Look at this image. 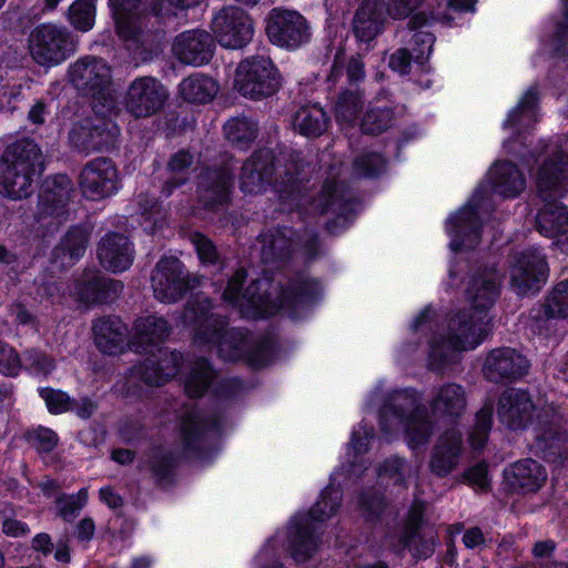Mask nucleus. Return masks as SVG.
I'll return each instance as SVG.
<instances>
[{
  "instance_id": "nucleus-34",
  "label": "nucleus",
  "mask_w": 568,
  "mask_h": 568,
  "mask_svg": "<svg viewBox=\"0 0 568 568\" xmlns=\"http://www.w3.org/2000/svg\"><path fill=\"white\" fill-rule=\"evenodd\" d=\"M462 450V435L456 429L447 430L439 437L430 460V469L437 476L448 475L457 465Z\"/></svg>"
},
{
  "instance_id": "nucleus-35",
  "label": "nucleus",
  "mask_w": 568,
  "mask_h": 568,
  "mask_svg": "<svg viewBox=\"0 0 568 568\" xmlns=\"http://www.w3.org/2000/svg\"><path fill=\"white\" fill-rule=\"evenodd\" d=\"M530 318L538 327L551 320L568 318V280L554 286L544 303L530 311Z\"/></svg>"
},
{
  "instance_id": "nucleus-25",
  "label": "nucleus",
  "mask_w": 568,
  "mask_h": 568,
  "mask_svg": "<svg viewBox=\"0 0 568 568\" xmlns=\"http://www.w3.org/2000/svg\"><path fill=\"white\" fill-rule=\"evenodd\" d=\"M535 404L528 393L507 389L499 399L498 416L511 429L525 428L532 422Z\"/></svg>"
},
{
  "instance_id": "nucleus-41",
  "label": "nucleus",
  "mask_w": 568,
  "mask_h": 568,
  "mask_svg": "<svg viewBox=\"0 0 568 568\" xmlns=\"http://www.w3.org/2000/svg\"><path fill=\"white\" fill-rule=\"evenodd\" d=\"M331 118L326 111L314 104L302 106L294 116V126L296 131L308 139L321 136L328 128Z\"/></svg>"
},
{
  "instance_id": "nucleus-30",
  "label": "nucleus",
  "mask_w": 568,
  "mask_h": 568,
  "mask_svg": "<svg viewBox=\"0 0 568 568\" xmlns=\"http://www.w3.org/2000/svg\"><path fill=\"white\" fill-rule=\"evenodd\" d=\"M232 174L229 169L207 170L200 175L199 196L206 206L225 203L230 197Z\"/></svg>"
},
{
  "instance_id": "nucleus-20",
  "label": "nucleus",
  "mask_w": 568,
  "mask_h": 568,
  "mask_svg": "<svg viewBox=\"0 0 568 568\" xmlns=\"http://www.w3.org/2000/svg\"><path fill=\"white\" fill-rule=\"evenodd\" d=\"M216 49L214 37L202 29L185 30L178 34L172 44L176 59L194 67H202L212 60Z\"/></svg>"
},
{
  "instance_id": "nucleus-51",
  "label": "nucleus",
  "mask_w": 568,
  "mask_h": 568,
  "mask_svg": "<svg viewBox=\"0 0 568 568\" xmlns=\"http://www.w3.org/2000/svg\"><path fill=\"white\" fill-rule=\"evenodd\" d=\"M195 126V119L189 113H180L171 110L163 116L160 125L161 130L165 133L166 139H173L182 135Z\"/></svg>"
},
{
  "instance_id": "nucleus-61",
  "label": "nucleus",
  "mask_w": 568,
  "mask_h": 568,
  "mask_svg": "<svg viewBox=\"0 0 568 568\" xmlns=\"http://www.w3.org/2000/svg\"><path fill=\"white\" fill-rule=\"evenodd\" d=\"M32 445L40 452H52L59 442L58 435L50 428L39 427L30 435Z\"/></svg>"
},
{
  "instance_id": "nucleus-17",
  "label": "nucleus",
  "mask_w": 568,
  "mask_h": 568,
  "mask_svg": "<svg viewBox=\"0 0 568 568\" xmlns=\"http://www.w3.org/2000/svg\"><path fill=\"white\" fill-rule=\"evenodd\" d=\"M195 284L189 280L183 264L175 257L159 261L152 275V287L156 300L163 303L176 302Z\"/></svg>"
},
{
  "instance_id": "nucleus-60",
  "label": "nucleus",
  "mask_w": 568,
  "mask_h": 568,
  "mask_svg": "<svg viewBox=\"0 0 568 568\" xmlns=\"http://www.w3.org/2000/svg\"><path fill=\"white\" fill-rule=\"evenodd\" d=\"M415 62V57L407 48H398L388 58V68L399 75H408L412 71V63Z\"/></svg>"
},
{
  "instance_id": "nucleus-56",
  "label": "nucleus",
  "mask_w": 568,
  "mask_h": 568,
  "mask_svg": "<svg viewBox=\"0 0 568 568\" xmlns=\"http://www.w3.org/2000/svg\"><path fill=\"white\" fill-rule=\"evenodd\" d=\"M22 371L23 362L18 351L10 344L0 341V374L14 378Z\"/></svg>"
},
{
  "instance_id": "nucleus-13",
  "label": "nucleus",
  "mask_w": 568,
  "mask_h": 568,
  "mask_svg": "<svg viewBox=\"0 0 568 568\" xmlns=\"http://www.w3.org/2000/svg\"><path fill=\"white\" fill-rule=\"evenodd\" d=\"M215 42L227 49H242L254 36L251 16L239 7H224L213 18L211 24Z\"/></svg>"
},
{
  "instance_id": "nucleus-6",
  "label": "nucleus",
  "mask_w": 568,
  "mask_h": 568,
  "mask_svg": "<svg viewBox=\"0 0 568 568\" xmlns=\"http://www.w3.org/2000/svg\"><path fill=\"white\" fill-rule=\"evenodd\" d=\"M45 163L39 144H9L0 160V193L14 201L28 197Z\"/></svg>"
},
{
  "instance_id": "nucleus-39",
  "label": "nucleus",
  "mask_w": 568,
  "mask_h": 568,
  "mask_svg": "<svg viewBox=\"0 0 568 568\" xmlns=\"http://www.w3.org/2000/svg\"><path fill=\"white\" fill-rule=\"evenodd\" d=\"M395 110L384 101L369 102L359 121V129L366 135H379L393 126Z\"/></svg>"
},
{
  "instance_id": "nucleus-48",
  "label": "nucleus",
  "mask_w": 568,
  "mask_h": 568,
  "mask_svg": "<svg viewBox=\"0 0 568 568\" xmlns=\"http://www.w3.org/2000/svg\"><path fill=\"white\" fill-rule=\"evenodd\" d=\"M94 0H75L68 9V20L78 31H90L95 21Z\"/></svg>"
},
{
  "instance_id": "nucleus-46",
  "label": "nucleus",
  "mask_w": 568,
  "mask_h": 568,
  "mask_svg": "<svg viewBox=\"0 0 568 568\" xmlns=\"http://www.w3.org/2000/svg\"><path fill=\"white\" fill-rule=\"evenodd\" d=\"M215 377V373L206 359H199L194 363L187 375L184 386L190 397L202 396Z\"/></svg>"
},
{
  "instance_id": "nucleus-7",
  "label": "nucleus",
  "mask_w": 568,
  "mask_h": 568,
  "mask_svg": "<svg viewBox=\"0 0 568 568\" xmlns=\"http://www.w3.org/2000/svg\"><path fill=\"white\" fill-rule=\"evenodd\" d=\"M419 403L420 398L415 390L394 392L381 413L382 430L390 434L400 427L409 447L425 445L433 434V425L419 408Z\"/></svg>"
},
{
  "instance_id": "nucleus-22",
  "label": "nucleus",
  "mask_w": 568,
  "mask_h": 568,
  "mask_svg": "<svg viewBox=\"0 0 568 568\" xmlns=\"http://www.w3.org/2000/svg\"><path fill=\"white\" fill-rule=\"evenodd\" d=\"M182 363L181 353L160 348L156 355L152 354L135 367V374L150 386H161L178 375Z\"/></svg>"
},
{
  "instance_id": "nucleus-50",
  "label": "nucleus",
  "mask_w": 568,
  "mask_h": 568,
  "mask_svg": "<svg viewBox=\"0 0 568 568\" xmlns=\"http://www.w3.org/2000/svg\"><path fill=\"white\" fill-rule=\"evenodd\" d=\"M192 163V155L186 152L174 154L169 162L170 180L165 183L163 191L169 196L173 189L184 184L187 181V170Z\"/></svg>"
},
{
  "instance_id": "nucleus-3",
  "label": "nucleus",
  "mask_w": 568,
  "mask_h": 568,
  "mask_svg": "<svg viewBox=\"0 0 568 568\" xmlns=\"http://www.w3.org/2000/svg\"><path fill=\"white\" fill-rule=\"evenodd\" d=\"M212 304L206 297L190 302L184 321L193 331V344L204 351L216 349L225 361L245 357L250 341L243 331L225 329V320L211 312Z\"/></svg>"
},
{
  "instance_id": "nucleus-32",
  "label": "nucleus",
  "mask_w": 568,
  "mask_h": 568,
  "mask_svg": "<svg viewBox=\"0 0 568 568\" xmlns=\"http://www.w3.org/2000/svg\"><path fill=\"white\" fill-rule=\"evenodd\" d=\"M545 469L532 459H524L513 464L506 471L505 478L508 485L523 493L538 490L546 480Z\"/></svg>"
},
{
  "instance_id": "nucleus-8",
  "label": "nucleus",
  "mask_w": 568,
  "mask_h": 568,
  "mask_svg": "<svg viewBox=\"0 0 568 568\" xmlns=\"http://www.w3.org/2000/svg\"><path fill=\"white\" fill-rule=\"evenodd\" d=\"M282 85V73L270 57L248 55L235 69L233 88L245 99L262 101L272 98Z\"/></svg>"
},
{
  "instance_id": "nucleus-43",
  "label": "nucleus",
  "mask_w": 568,
  "mask_h": 568,
  "mask_svg": "<svg viewBox=\"0 0 568 568\" xmlns=\"http://www.w3.org/2000/svg\"><path fill=\"white\" fill-rule=\"evenodd\" d=\"M68 142H115L108 123H95L93 119L85 118L73 124Z\"/></svg>"
},
{
  "instance_id": "nucleus-29",
  "label": "nucleus",
  "mask_w": 568,
  "mask_h": 568,
  "mask_svg": "<svg viewBox=\"0 0 568 568\" xmlns=\"http://www.w3.org/2000/svg\"><path fill=\"white\" fill-rule=\"evenodd\" d=\"M101 265L111 272H123L133 262V250L128 237L112 233L106 234L98 247Z\"/></svg>"
},
{
  "instance_id": "nucleus-40",
  "label": "nucleus",
  "mask_w": 568,
  "mask_h": 568,
  "mask_svg": "<svg viewBox=\"0 0 568 568\" xmlns=\"http://www.w3.org/2000/svg\"><path fill=\"white\" fill-rule=\"evenodd\" d=\"M294 236L295 233L290 227L275 229L262 234V258L271 262L288 256L298 245Z\"/></svg>"
},
{
  "instance_id": "nucleus-57",
  "label": "nucleus",
  "mask_w": 568,
  "mask_h": 568,
  "mask_svg": "<svg viewBox=\"0 0 568 568\" xmlns=\"http://www.w3.org/2000/svg\"><path fill=\"white\" fill-rule=\"evenodd\" d=\"M39 395L44 400L51 414H62L70 410L72 407L70 396L60 389L42 387L39 388Z\"/></svg>"
},
{
  "instance_id": "nucleus-19",
  "label": "nucleus",
  "mask_w": 568,
  "mask_h": 568,
  "mask_svg": "<svg viewBox=\"0 0 568 568\" xmlns=\"http://www.w3.org/2000/svg\"><path fill=\"white\" fill-rule=\"evenodd\" d=\"M547 277L546 257L535 248L520 253L510 268V283L519 295L538 291Z\"/></svg>"
},
{
  "instance_id": "nucleus-16",
  "label": "nucleus",
  "mask_w": 568,
  "mask_h": 568,
  "mask_svg": "<svg viewBox=\"0 0 568 568\" xmlns=\"http://www.w3.org/2000/svg\"><path fill=\"white\" fill-rule=\"evenodd\" d=\"M168 99L165 87L153 77L135 79L125 95V108L134 118H146L158 113Z\"/></svg>"
},
{
  "instance_id": "nucleus-47",
  "label": "nucleus",
  "mask_w": 568,
  "mask_h": 568,
  "mask_svg": "<svg viewBox=\"0 0 568 568\" xmlns=\"http://www.w3.org/2000/svg\"><path fill=\"white\" fill-rule=\"evenodd\" d=\"M203 0H152L153 13L149 21L159 23V19L165 21L166 29L179 11L199 6Z\"/></svg>"
},
{
  "instance_id": "nucleus-64",
  "label": "nucleus",
  "mask_w": 568,
  "mask_h": 568,
  "mask_svg": "<svg viewBox=\"0 0 568 568\" xmlns=\"http://www.w3.org/2000/svg\"><path fill=\"white\" fill-rule=\"evenodd\" d=\"M374 437V429L366 425H361L352 434L349 450L358 456L368 450L369 440Z\"/></svg>"
},
{
  "instance_id": "nucleus-36",
  "label": "nucleus",
  "mask_w": 568,
  "mask_h": 568,
  "mask_svg": "<svg viewBox=\"0 0 568 568\" xmlns=\"http://www.w3.org/2000/svg\"><path fill=\"white\" fill-rule=\"evenodd\" d=\"M430 407L437 416L457 418L466 410V393L458 384H444L434 390Z\"/></svg>"
},
{
  "instance_id": "nucleus-45",
  "label": "nucleus",
  "mask_w": 568,
  "mask_h": 568,
  "mask_svg": "<svg viewBox=\"0 0 568 568\" xmlns=\"http://www.w3.org/2000/svg\"><path fill=\"white\" fill-rule=\"evenodd\" d=\"M211 428H217L215 420H204L197 410H187L182 417L181 432L187 447H193Z\"/></svg>"
},
{
  "instance_id": "nucleus-53",
  "label": "nucleus",
  "mask_w": 568,
  "mask_h": 568,
  "mask_svg": "<svg viewBox=\"0 0 568 568\" xmlns=\"http://www.w3.org/2000/svg\"><path fill=\"white\" fill-rule=\"evenodd\" d=\"M23 369L38 376H48L55 368L52 357L39 349H28L23 354Z\"/></svg>"
},
{
  "instance_id": "nucleus-33",
  "label": "nucleus",
  "mask_w": 568,
  "mask_h": 568,
  "mask_svg": "<svg viewBox=\"0 0 568 568\" xmlns=\"http://www.w3.org/2000/svg\"><path fill=\"white\" fill-rule=\"evenodd\" d=\"M219 90L220 84L215 79L202 72H195L180 82L178 95L191 104H206L213 101Z\"/></svg>"
},
{
  "instance_id": "nucleus-14",
  "label": "nucleus",
  "mask_w": 568,
  "mask_h": 568,
  "mask_svg": "<svg viewBox=\"0 0 568 568\" xmlns=\"http://www.w3.org/2000/svg\"><path fill=\"white\" fill-rule=\"evenodd\" d=\"M70 81L83 97L106 100L112 75L109 65L97 57L78 60L69 70Z\"/></svg>"
},
{
  "instance_id": "nucleus-54",
  "label": "nucleus",
  "mask_w": 568,
  "mask_h": 568,
  "mask_svg": "<svg viewBox=\"0 0 568 568\" xmlns=\"http://www.w3.org/2000/svg\"><path fill=\"white\" fill-rule=\"evenodd\" d=\"M493 406L486 404L477 414L475 426L469 435V443L475 449L483 448L491 427Z\"/></svg>"
},
{
  "instance_id": "nucleus-55",
  "label": "nucleus",
  "mask_w": 568,
  "mask_h": 568,
  "mask_svg": "<svg viewBox=\"0 0 568 568\" xmlns=\"http://www.w3.org/2000/svg\"><path fill=\"white\" fill-rule=\"evenodd\" d=\"M544 443V448L549 450V455L568 458V433L561 432L558 426H550L539 437Z\"/></svg>"
},
{
  "instance_id": "nucleus-23",
  "label": "nucleus",
  "mask_w": 568,
  "mask_h": 568,
  "mask_svg": "<svg viewBox=\"0 0 568 568\" xmlns=\"http://www.w3.org/2000/svg\"><path fill=\"white\" fill-rule=\"evenodd\" d=\"M388 16L385 0H363L352 22L356 40L369 45L383 32Z\"/></svg>"
},
{
  "instance_id": "nucleus-5",
  "label": "nucleus",
  "mask_w": 568,
  "mask_h": 568,
  "mask_svg": "<svg viewBox=\"0 0 568 568\" xmlns=\"http://www.w3.org/2000/svg\"><path fill=\"white\" fill-rule=\"evenodd\" d=\"M536 183L545 201L537 215V229L545 236L557 239L568 229V209L554 200L568 185V154L558 151L544 161L537 172Z\"/></svg>"
},
{
  "instance_id": "nucleus-59",
  "label": "nucleus",
  "mask_w": 568,
  "mask_h": 568,
  "mask_svg": "<svg viewBox=\"0 0 568 568\" xmlns=\"http://www.w3.org/2000/svg\"><path fill=\"white\" fill-rule=\"evenodd\" d=\"M386 162L379 154H365L354 162V170L358 176L372 178L385 169Z\"/></svg>"
},
{
  "instance_id": "nucleus-52",
  "label": "nucleus",
  "mask_w": 568,
  "mask_h": 568,
  "mask_svg": "<svg viewBox=\"0 0 568 568\" xmlns=\"http://www.w3.org/2000/svg\"><path fill=\"white\" fill-rule=\"evenodd\" d=\"M413 475V468L404 459L392 457L378 470L382 480H390L394 485H403Z\"/></svg>"
},
{
  "instance_id": "nucleus-27",
  "label": "nucleus",
  "mask_w": 568,
  "mask_h": 568,
  "mask_svg": "<svg viewBox=\"0 0 568 568\" xmlns=\"http://www.w3.org/2000/svg\"><path fill=\"white\" fill-rule=\"evenodd\" d=\"M94 344L103 354L120 355L131 346L126 325L118 317H103L92 326Z\"/></svg>"
},
{
  "instance_id": "nucleus-63",
  "label": "nucleus",
  "mask_w": 568,
  "mask_h": 568,
  "mask_svg": "<svg viewBox=\"0 0 568 568\" xmlns=\"http://www.w3.org/2000/svg\"><path fill=\"white\" fill-rule=\"evenodd\" d=\"M362 515L367 520L379 518L385 509V503L381 495L363 496L359 499Z\"/></svg>"
},
{
  "instance_id": "nucleus-12",
  "label": "nucleus",
  "mask_w": 568,
  "mask_h": 568,
  "mask_svg": "<svg viewBox=\"0 0 568 568\" xmlns=\"http://www.w3.org/2000/svg\"><path fill=\"white\" fill-rule=\"evenodd\" d=\"M541 97L538 84L530 85L518 99L501 123L508 134L503 142H527L532 135L540 116Z\"/></svg>"
},
{
  "instance_id": "nucleus-28",
  "label": "nucleus",
  "mask_w": 568,
  "mask_h": 568,
  "mask_svg": "<svg viewBox=\"0 0 568 568\" xmlns=\"http://www.w3.org/2000/svg\"><path fill=\"white\" fill-rule=\"evenodd\" d=\"M166 320L156 315L140 317L134 322L131 347L138 353H152L170 335Z\"/></svg>"
},
{
  "instance_id": "nucleus-42",
  "label": "nucleus",
  "mask_w": 568,
  "mask_h": 568,
  "mask_svg": "<svg viewBox=\"0 0 568 568\" xmlns=\"http://www.w3.org/2000/svg\"><path fill=\"white\" fill-rule=\"evenodd\" d=\"M364 108V92L359 88L342 89L334 103L335 119L338 124H354Z\"/></svg>"
},
{
  "instance_id": "nucleus-21",
  "label": "nucleus",
  "mask_w": 568,
  "mask_h": 568,
  "mask_svg": "<svg viewBox=\"0 0 568 568\" xmlns=\"http://www.w3.org/2000/svg\"><path fill=\"white\" fill-rule=\"evenodd\" d=\"M118 171L108 159L89 162L80 174V187L83 195L91 200H101L118 190Z\"/></svg>"
},
{
  "instance_id": "nucleus-31",
  "label": "nucleus",
  "mask_w": 568,
  "mask_h": 568,
  "mask_svg": "<svg viewBox=\"0 0 568 568\" xmlns=\"http://www.w3.org/2000/svg\"><path fill=\"white\" fill-rule=\"evenodd\" d=\"M274 172L272 158L258 153L247 160L242 168L241 189L245 193H261L271 183Z\"/></svg>"
},
{
  "instance_id": "nucleus-9",
  "label": "nucleus",
  "mask_w": 568,
  "mask_h": 568,
  "mask_svg": "<svg viewBox=\"0 0 568 568\" xmlns=\"http://www.w3.org/2000/svg\"><path fill=\"white\" fill-rule=\"evenodd\" d=\"M342 495L338 488L327 487L323 490L321 500L317 501L310 513L297 515L292 520L293 545L292 556L297 561H305L317 549L316 527L317 524L332 517L338 509Z\"/></svg>"
},
{
  "instance_id": "nucleus-26",
  "label": "nucleus",
  "mask_w": 568,
  "mask_h": 568,
  "mask_svg": "<svg viewBox=\"0 0 568 568\" xmlns=\"http://www.w3.org/2000/svg\"><path fill=\"white\" fill-rule=\"evenodd\" d=\"M120 282L99 276L90 271L82 274L70 288V294L85 304L104 303L112 300L120 291Z\"/></svg>"
},
{
  "instance_id": "nucleus-1",
  "label": "nucleus",
  "mask_w": 568,
  "mask_h": 568,
  "mask_svg": "<svg viewBox=\"0 0 568 568\" xmlns=\"http://www.w3.org/2000/svg\"><path fill=\"white\" fill-rule=\"evenodd\" d=\"M245 277V271L239 268L230 278L223 293L224 301L236 307L243 317L270 316L282 308L293 311L311 297L312 283L310 282L298 281L285 291L281 282L267 277L253 281L242 292Z\"/></svg>"
},
{
  "instance_id": "nucleus-24",
  "label": "nucleus",
  "mask_w": 568,
  "mask_h": 568,
  "mask_svg": "<svg viewBox=\"0 0 568 568\" xmlns=\"http://www.w3.org/2000/svg\"><path fill=\"white\" fill-rule=\"evenodd\" d=\"M527 371V359L509 347L490 352L483 368L485 377L495 383L516 379L524 376Z\"/></svg>"
},
{
  "instance_id": "nucleus-4",
  "label": "nucleus",
  "mask_w": 568,
  "mask_h": 568,
  "mask_svg": "<svg viewBox=\"0 0 568 568\" xmlns=\"http://www.w3.org/2000/svg\"><path fill=\"white\" fill-rule=\"evenodd\" d=\"M116 34L125 42L134 44L135 53L143 62L159 58L168 43L166 23L149 21L153 13L152 0L148 10L140 13L141 0H108Z\"/></svg>"
},
{
  "instance_id": "nucleus-49",
  "label": "nucleus",
  "mask_w": 568,
  "mask_h": 568,
  "mask_svg": "<svg viewBox=\"0 0 568 568\" xmlns=\"http://www.w3.org/2000/svg\"><path fill=\"white\" fill-rule=\"evenodd\" d=\"M435 41L436 38L432 32L417 31L412 37L410 44L414 52L413 55L415 57V63L422 72H430L428 60L433 52Z\"/></svg>"
},
{
  "instance_id": "nucleus-37",
  "label": "nucleus",
  "mask_w": 568,
  "mask_h": 568,
  "mask_svg": "<svg viewBox=\"0 0 568 568\" xmlns=\"http://www.w3.org/2000/svg\"><path fill=\"white\" fill-rule=\"evenodd\" d=\"M489 180L494 192L504 197H515L526 186L523 172L508 161L496 162L489 171Z\"/></svg>"
},
{
  "instance_id": "nucleus-58",
  "label": "nucleus",
  "mask_w": 568,
  "mask_h": 568,
  "mask_svg": "<svg viewBox=\"0 0 568 568\" xmlns=\"http://www.w3.org/2000/svg\"><path fill=\"white\" fill-rule=\"evenodd\" d=\"M88 491L80 489L75 495L62 496L58 499V509L61 517L65 520L72 519L87 504Z\"/></svg>"
},
{
  "instance_id": "nucleus-44",
  "label": "nucleus",
  "mask_w": 568,
  "mask_h": 568,
  "mask_svg": "<svg viewBox=\"0 0 568 568\" xmlns=\"http://www.w3.org/2000/svg\"><path fill=\"white\" fill-rule=\"evenodd\" d=\"M223 131L226 142H256L258 122L251 116H234L225 122Z\"/></svg>"
},
{
  "instance_id": "nucleus-11",
  "label": "nucleus",
  "mask_w": 568,
  "mask_h": 568,
  "mask_svg": "<svg viewBox=\"0 0 568 568\" xmlns=\"http://www.w3.org/2000/svg\"><path fill=\"white\" fill-rule=\"evenodd\" d=\"M265 34L273 45L293 51L310 41L311 28L298 11L274 7L265 17Z\"/></svg>"
},
{
  "instance_id": "nucleus-18",
  "label": "nucleus",
  "mask_w": 568,
  "mask_h": 568,
  "mask_svg": "<svg viewBox=\"0 0 568 568\" xmlns=\"http://www.w3.org/2000/svg\"><path fill=\"white\" fill-rule=\"evenodd\" d=\"M481 190H477L474 200L452 215L447 222L450 236V248L455 252L471 250L479 243L478 211L480 207Z\"/></svg>"
},
{
  "instance_id": "nucleus-62",
  "label": "nucleus",
  "mask_w": 568,
  "mask_h": 568,
  "mask_svg": "<svg viewBox=\"0 0 568 568\" xmlns=\"http://www.w3.org/2000/svg\"><path fill=\"white\" fill-rule=\"evenodd\" d=\"M554 54L564 60L568 59V17L564 16L558 22L554 33Z\"/></svg>"
},
{
  "instance_id": "nucleus-38",
  "label": "nucleus",
  "mask_w": 568,
  "mask_h": 568,
  "mask_svg": "<svg viewBox=\"0 0 568 568\" xmlns=\"http://www.w3.org/2000/svg\"><path fill=\"white\" fill-rule=\"evenodd\" d=\"M88 242L89 232L85 229H70L62 237L60 244L53 250V264L62 268L73 265L83 256Z\"/></svg>"
},
{
  "instance_id": "nucleus-15",
  "label": "nucleus",
  "mask_w": 568,
  "mask_h": 568,
  "mask_svg": "<svg viewBox=\"0 0 568 568\" xmlns=\"http://www.w3.org/2000/svg\"><path fill=\"white\" fill-rule=\"evenodd\" d=\"M73 192V183L65 174H55L45 180L39 195L36 219L47 225L59 224Z\"/></svg>"
},
{
  "instance_id": "nucleus-10",
  "label": "nucleus",
  "mask_w": 568,
  "mask_h": 568,
  "mask_svg": "<svg viewBox=\"0 0 568 568\" xmlns=\"http://www.w3.org/2000/svg\"><path fill=\"white\" fill-rule=\"evenodd\" d=\"M28 48L37 64L51 68L61 64L75 53L77 41L65 27L40 23L30 32Z\"/></svg>"
},
{
  "instance_id": "nucleus-2",
  "label": "nucleus",
  "mask_w": 568,
  "mask_h": 568,
  "mask_svg": "<svg viewBox=\"0 0 568 568\" xmlns=\"http://www.w3.org/2000/svg\"><path fill=\"white\" fill-rule=\"evenodd\" d=\"M501 283V275L495 267L477 271L468 283L467 298L473 314L463 313L449 322L450 334L443 347L467 351L478 346L487 334V313L495 302Z\"/></svg>"
}]
</instances>
